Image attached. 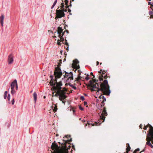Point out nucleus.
Here are the masks:
<instances>
[{"mask_svg":"<svg viewBox=\"0 0 153 153\" xmlns=\"http://www.w3.org/2000/svg\"><path fill=\"white\" fill-rule=\"evenodd\" d=\"M62 75V73L60 68L58 67L56 68L54 72V75L55 76V79H53V76L51 75L50 76V84L52 86V90L56 93L55 95L56 97L59 96V99L62 101L65 99L67 97L66 95V92L67 90L65 88H63L62 90L61 86L62 85V82H57V78H59Z\"/></svg>","mask_w":153,"mask_h":153,"instance_id":"1","label":"nucleus"},{"mask_svg":"<svg viewBox=\"0 0 153 153\" xmlns=\"http://www.w3.org/2000/svg\"><path fill=\"white\" fill-rule=\"evenodd\" d=\"M108 84V81L106 79L104 80L102 83L101 82L100 84V88H98V91H102L103 95H109L111 91L109 89V86Z\"/></svg>","mask_w":153,"mask_h":153,"instance_id":"2","label":"nucleus"},{"mask_svg":"<svg viewBox=\"0 0 153 153\" xmlns=\"http://www.w3.org/2000/svg\"><path fill=\"white\" fill-rule=\"evenodd\" d=\"M103 110L102 111V112L100 114H99L100 116V118L98 121L95 123H91L92 126H94L96 125H98L97 124L99 123L100 125L104 121L105 118V116H107V113L105 107H104Z\"/></svg>","mask_w":153,"mask_h":153,"instance_id":"3","label":"nucleus"},{"mask_svg":"<svg viewBox=\"0 0 153 153\" xmlns=\"http://www.w3.org/2000/svg\"><path fill=\"white\" fill-rule=\"evenodd\" d=\"M73 79V77L72 73L71 72L68 73L65 72V74L64 76V78L62 79V80L69 82Z\"/></svg>","mask_w":153,"mask_h":153,"instance_id":"4","label":"nucleus"},{"mask_svg":"<svg viewBox=\"0 0 153 153\" xmlns=\"http://www.w3.org/2000/svg\"><path fill=\"white\" fill-rule=\"evenodd\" d=\"M16 87V89L17 90L18 89V85L16 79H15L12 83L11 84V94L13 95L16 93V91L14 89L15 87Z\"/></svg>","mask_w":153,"mask_h":153,"instance_id":"5","label":"nucleus"},{"mask_svg":"<svg viewBox=\"0 0 153 153\" xmlns=\"http://www.w3.org/2000/svg\"><path fill=\"white\" fill-rule=\"evenodd\" d=\"M56 11V16L55 17V19L60 18L65 16V14L62 10L57 9Z\"/></svg>","mask_w":153,"mask_h":153,"instance_id":"6","label":"nucleus"},{"mask_svg":"<svg viewBox=\"0 0 153 153\" xmlns=\"http://www.w3.org/2000/svg\"><path fill=\"white\" fill-rule=\"evenodd\" d=\"M62 31L63 29L62 27H58L57 33L58 35V36L60 38H63V37H62L65 35V32L64 31L63 33H62Z\"/></svg>","mask_w":153,"mask_h":153,"instance_id":"7","label":"nucleus"},{"mask_svg":"<svg viewBox=\"0 0 153 153\" xmlns=\"http://www.w3.org/2000/svg\"><path fill=\"white\" fill-rule=\"evenodd\" d=\"M99 86H100V84H99L97 83H96V84L94 85V84L92 86H91L90 87L92 88L91 89V90L92 91H97V92H99V91H98V88H99Z\"/></svg>","mask_w":153,"mask_h":153,"instance_id":"8","label":"nucleus"},{"mask_svg":"<svg viewBox=\"0 0 153 153\" xmlns=\"http://www.w3.org/2000/svg\"><path fill=\"white\" fill-rule=\"evenodd\" d=\"M7 61L9 64H12L13 61V56L12 54H10L8 56Z\"/></svg>","mask_w":153,"mask_h":153,"instance_id":"9","label":"nucleus"},{"mask_svg":"<svg viewBox=\"0 0 153 153\" xmlns=\"http://www.w3.org/2000/svg\"><path fill=\"white\" fill-rule=\"evenodd\" d=\"M106 72L104 70L102 71V75L101 76H99V79L100 81H102L103 80V77H104V78H106L107 77V75H105L104 76L103 75Z\"/></svg>","mask_w":153,"mask_h":153,"instance_id":"10","label":"nucleus"},{"mask_svg":"<svg viewBox=\"0 0 153 153\" xmlns=\"http://www.w3.org/2000/svg\"><path fill=\"white\" fill-rule=\"evenodd\" d=\"M4 16L3 14H1V15L0 17V22L1 25V26L3 27V26L4 24Z\"/></svg>","mask_w":153,"mask_h":153,"instance_id":"11","label":"nucleus"},{"mask_svg":"<svg viewBox=\"0 0 153 153\" xmlns=\"http://www.w3.org/2000/svg\"><path fill=\"white\" fill-rule=\"evenodd\" d=\"M96 81V80L94 79H93L92 80H90L89 82V86L91 87V86H92L94 84V83Z\"/></svg>","mask_w":153,"mask_h":153,"instance_id":"12","label":"nucleus"},{"mask_svg":"<svg viewBox=\"0 0 153 153\" xmlns=\"http://www.w3.org/2000/svg\"><path fill=\"white\" fill-rule=\"evenodd\" d=\"M65 1H64V2H65V4L66 5V8H68L69 7V5H68V0H64ZM62 1L63 2V0H62ZM71 1H70V6H71Z\"/></svg>","mask_w":153,"mask_h":153,"instance_id":"13","label":"nucleus"},{"mask_svg":"<svg viewBox=\"0 0 153 153\" xmlns=\"http://www.w3.org/2000/svg\"><path fill=\"white\" fill-rule=\"evenodd\" d=\"M146 140H147V141L146 143V144L148 145L149 146H150L151 144V143L150 142V141H151L152 144H153V140H150L149 139H148L147 136V138Z\"/></svg>","mask_w":153,"mask_h":153,"instance_id":"14","label":"nucleus"},{"mask_svg":"<svg viewBox=\"0 0 153 153\" xmlns=\"http://www.w3.org/2000/svg\"><path fill=\"white\" fill-rule=\"evenodd\" d=\"M33 96L34 97V101L35 103L36 102V100H37V95L36 92H35L33 94Z\"/></svg>","mask_w":153,"mask_h":153,"instance_id":"15","label":"nucleus"},{"mask_svg":"<svg viewBox=\"0 0 153 153\" xmlns=\"http://www.w3.org/2000/svg\"><path fill=\"white\" fill-rule=\"evenodd\" d=\"M64 39H60V40L58 39L57 40V45H60L61 43V42L63 41Z\"/></svg>","mask_w":153,"mask_h":153,"instance_id":"16","label":"nucleus"},{"mask_svg":"<svg viewBox=\"0 0 153 153\" xmlns=\"http://www.w3.org/2000/svg\"><path fill=\"white\" fill-rule=\"evenodd\" d=\"M127 147L126 148V152L125 153H128L130 149V147L129 144L128 143L127 144Z\"/></svg>","mask_w":153,"mask_h":153,"instance_id":"17","label":"nucleus"},{"mask_svg":"<svg viewBox=\"0 0 153 153\" xmlns=\"http://www.w3.org/2000/svg\"><path fill=\"white\" fill-rule=\"evenodd\" d=\"M99 98L101 99H102V101H103L104 102L106 101V98L104 97V96L102 95H101L99 97Z\"/></svg>","mask_w":153,"mask_h":153,"instance_id":"18","label":"nucleus"},{"mask_svg":"<svg viewBox=\"0 0 153 153\" xmlns=\"http://www.w3.org/2000/svg\"><path fill=\"white\" fill-rule=\"evenodd\" d=\"M72 88L76 90V87L74 86L72 84H68Z\"/></svg>","mask_w":153,"mask_h":153,"instance_id":"19","label":"nucleus"},{"mask_svg":"<svg viewBox=\"0 0 153 153\" xmlns=\"http://www.w3.org/2000/svg\"><path fill=\"white\" fill-rule=\"evenodd\" d=\"M7 91H5L4 92V99H6L7 97Z\"/></svg>","mask_w":153,"mask_h":153,"instance_id":"20","label":"nucleus"},{"mask_svg":"<svg viewBox=\"0 0 153 153\" xmlns=\"http://www.w3.org/2000/svg\"><path fill=\"white\" fill-rule=\"evenodd\" d=\"M80 74H79V75H78V76L77 77V81H79L81 79V77L80 76Z\"/></svg>","mask_w":153,"mask_h":153,"instance_id":"21","label":"nucleus"},{"mask_svg":"<svg viewBox=\"0 0 153 153\" xmlns=\"http://www.w3.org/2000/svg\"><path fill=\"white\" fill-rule=\"evenodd\" d=\"M149 14L152 17V16L153 15V12L152 11H150L149 12Z\"/></svg>","mask_w":153,"mask_h":153,"instance_id":"22","label":"nucleus"},{"mask_svg":"<svg viewBox=\"0 0 153 153\" xmlns=\"http://www.w3.org/2000/svg\"><path fill=\"white\" fill-rule=\"evenodd\" d=\"M64 4L63 3H61V9H62L64 8Z\"/></svg>","mask_w":153,"mask_h":153,"instance_id":"23","label":"nucleus"},{"mask_svg":"<svg viewBox=\"0 0 153 153\" xmlns=\"http://www.w3.org/2000/svg\"><path fill=\"white\" fill-rule=\"evenodd\" d=\"M73 62L76 64H78L79 63V62L77 60H75L73 61Z\"/></svg>","mask_w":153,"mask_h":153,"instance_id":"24","label":"nucleus"},{"mask_svg":"<svg viewBox=\"0 0 153 153\" xmlns=\"http://www.w3.org/2000/svg\"><path fill=\"white\" fill-rule=\"evenodd\" d=\"M80 99L82 100V101H84L85 100V99L84 98V97L83 96H81L80 97Z\"/></svg>","mask_w":153,"mask_h":153,"instance_id":"25","label":"nucleus"},{"mask_svg":"<svg viewBox=\"0 0 153 153\" xmlns=\"http://www.w3.org/2000/svg\"><path fill=\"white\" fill-rule=\"evenodd\" d=\"M79 108L80 110L83 111L84 110L83 108H82L80 105H79Z\"/></svg>","mask_w":153,"mask_h":153,"instance_id":"26","label":"nucleus"},{"mask_svg":"<svg viewBox=\"0 0 153 153\" xmlns=\"http://www.w3.org/2000/svg\"><path fill=\"white\" fill-rule=\"evenodd\" d=\"M65 41H66V45H67V50H68V43L67 42V40H66V39H65Z\"/></svg>","mask_w":153,"mask_h":153,"instance_id":"27","label":"nucleus"},{"mask_svg":"<svg viewBox=\"0 0 153 153\" xmlns=\"http://www.w3.org/2000/svg\"><path fill=\"white\" fill-rule=\"evenodd\" d=\"M7 99L8 101H10V94H8L7 96Z\"/></svg>","mask_w":153,"mask_h":153,"instance_id":"28","label":"nucleus"},{"mask_svg":"<svg viewBox=\"0 0 153 153\" xmlns=\"http://www.w3.org/2000/svg\"><path fill=\"white\" fill-rule=\"evenodd\" d=\"M11 102H12V105H13L14 104V102H15V100H14V99H13L12 101H11Z\"/></svg>","mask_w":153,"mask_h":153,"instance_id":"29","label":"nucleus"},{"mask_svg":"<svg viewBox=\"0 0 153 153\" xmlns=\"http://www.w3.org/2000/svg\"><path fill=\"white\" fill-rule=\"evenodd\" d=\"M54 110V111H56L57 110V107L56 106H55L54 107V109H53Z\"/></svg>","mask_w":153,"mask_h":153,"instance_id":"30","label":"nucleus"},{"mask_svg":"<svg viewBox=\"0 0 153 153\" xmlns=\"http://www.w3.org/2000/svg\"><path fill=\"white\" fill-rule=\"evenodd\" d=\"M104 103L103 101H102L101 103V106L102 107V106H104Z\"/></svg>","mask_w":153,"mask_h":153,"instance_id":"31","label":"nucleus"},{"mask_svg":"<svg viewBox=\"0 0 153 153\" xmlns=\"http://www.w3.org/2000/svg\"><path fill=\"white\" fill-rule=\"evenodd\" d=\"M85 79L87 80H88L89 79V78L88 77V75H87V76L86 77H85Z\"/></svg>","mask_w":153,"mask_h":153,"instance_id":"32","label":"nucleus"},{"mask_svg":"<svg viewBox=\"0 0 153 153\" xmlns=\"http://www.w3.org/2000/svg\"><path fill=\"white\" fill-rule=\"evenodd\" d=\"M61 10H62L63 11V12H64H64H67V9H65L64 8L62 9Z\"/></svg>","mask_w":153,"mask_h":153,"instance_id":"33","label":"nucleus"},{"mask_svg":"<svg viewBox=\"0 0 153 153\" xmlns=\"http://www.w3.org/2000/svg\"><path fill=\"white\" fill-rule=\"evenodd\" d=\"M87 102H86L84 101V105H87Z\"/></svg>","mask_w":153,"mask_h":153,"instance_id":"34","label":"nucleus"},{"mask_svg":"<svg viewBox=\"0 0 153 153\" xmlns=\"http://www.w3.org/2000/svg\"><path fill=\"white\" fill-rule=\"evenodd\" d=\"M57 2V0H56L54 2L53 4H54V5H55L56 4V3Z\"/></svg>","mask_w":153,"mask_h":153,"instance_id":"35","label":"nucleus"},{"mask_svg":"<svg viewBox=\"0 0 153 153\" xmlns=\"http://www.w3.org/2000/svg\"><path fill=\"white\" fill-rule=\"evenodd\" d=\"M90 74H91V75L93 76V78H94V75L93 74L92 72H91L90 73Z\"/></svg>","mask_w":153,"mask_h":153,"instance_id":"36","label":"nucleus"},{"mask_svg":"<svg viewBox=\"0 0 153 153\" xmlns=\"http://www.w3.org/2000/svg\"><path fill=\"white\" fill-rule=\"evenodd\" d=\"M65 137L67 138H68L69 137H70V135H67L65 136Z\"/></svg>","mask_w":153,"mask_h":153,"instance_id":"37","label":"nucleus"},{"mask_svg":"<svg viewBox=\"0 0 153 153\" xmlns=\"http://www.w3.org/2000/svg\"><path fill=\"white\" fill-rule=\"evenodd\" d=\"M147 127L148 126H145L144 128L145 130H146Z\"/></svg>","mask_w":153,"mask_h":153,"instance_id":"38","label":"nucleus"},{"mask_svg":"<svg viewBox=\"0 0 153 153\" xmlns=\"http://www.w3.org/2000/svg\"><path fill=\"white\" fill-rule=\"evenodd\" d=\"M65 99H64V100H62L61 101H62V102L65 105V101L64 100Z\"/></svg>","mask_w":153,"mask_h":153,"instance_id":"39","label":"nucleus"},{"mask_svg":"<svg viewBox=\"0 0 153 153\" xmlns=\"http://www.w3.org/2000/svg\"><path fill=\"white\" fill-rule=\"evenodd\" d=\"M153 7V2L152 3V5H151V6L150 8L151 9H152V8Z\"/></svg>","mask_w":153,"mask_h":153,"instance_id":"40","label":"nucleus"},{"mask_svg":"<svg viewBox=\"0 0 153 153\" xmlns=\"http://www.w3.org/2000/svg\"><path fill=\"white\" fill-rule=\"evenodd\" d=\"M102 71H103L102 70V69L100 70V71L99 72V74L101 73L102 72Z\"/></svg>","mask_w":153,"mask_h":153,"instance_id":"41","label":"nucleus"},{"mask_svg":"<svg viewBox=\"0 0 153 153\" xmlns=\"http://www.w3.org/2000/svg\"><path fill=\"white\" fill-rule=\"evenodd\" d=\"M148 4L149 5H150L151 6L152 5V4L151 3V2H148Z\"/></svg>","mask_w":153,"mask_h":153,"instance_id":"42","label":"nucleus"},{"mask_svg":"<svg viewBox=\"0 0 153 153\" xmlns=\"http://www.w3.org/2000/svg\"><path fill=\"white\" fill-rule=\"evenodd\" d=\"M88 124L89 125H89H90L91 124V123H90L89 122H88Z\"/></svg>","mask_w":153,"mask_h":153,"instance_id":"43","label":"nucleus"},{"mask_svg":"<svg viewBox=\"0 0 153 153\" xmlns=\"http://www.w3.org/2000/svg\"><path fill=\"white\" fill-rule=\"evenodd\" d=\"M142 125L141 124H140L139 126L140 128L141 129H142Z\"/></svg>","mask_w":153,"mask_h":153,"instance_id":"44","label":"nucleus"},{"mask_svg":"<svg viewBox=\"0 0 153 153\" xmlns=\"http://www.w3.org/2000/svg\"><path fill=\"white\" fill-rule=\"evenodd\" d=\"M55 5H54V4H53V5L51 7V9H52L53 8V7L55 6Z\"/></svg>","mask_w":153,"mask_h":153,"instance_id":"45","label":"nucleus"},{"mask_svg":"<svg viewBox=\"0 0 153 153\" xmlns=\"http://www.w3.org/2000/svg\"><path fill=\"white\" fill-rule=\"evenodd\" d=\"M68 12H70L71 11V10L70 9H68Z\"/></svg>","mask_w":153,"mask_h":153,"instance_id":"46","label":"nucleus"},{"mask_svg":"<svg viewBox=\"0 0 153 153\" xmlns=\"http://www.w3.org/2000/svg\"><path fill=\"white\" fill-rule=\"evenodd\" d=\"M99 62H98V61H97V65H99Z\"/></svg>","mask_w":153,"mask_h":153,"instance_id":"47","label":"nucleus"},{"mask_svg":"<svg viewBox=\"0 0 153 153\" xmlns=\"http://www.w3.org/2000/svg\"><path fill=\"white\" fill-rule=\"evenodd\" d=\"M150 146L152 148H153V146L152 144Z\"/></svg>","mask_w":153,"mask_h":153,"instance_id":"48","label":"nucleus"},{"mask_svg":"<svg viewBox=\"0 0 153 153\" xmlns=\"http://www.w3.org/2000/svg\"><path fill=\"white\" fill-rule=\"evenodd\" d=\"M82 121L83 122H85V121L84 120H82Z\"/></svg>","mask_w":153,"mask_h":153,"instance_id":"49","label":"nucleus"},{"mask_svg":"<svg viewBox=\"0 0 153 153\" xmlns=\"http://www.w3.org/2000/svg\"><path fill=\"white\" fill-rule=\"evenodd\" d=\"M65 31H66V33L67 34L68 33V31L66 30H65Z\"/></svg>","mask_w":153,"mask_h":153,"instance_id":"50","label":"nucleus"},{"mask_svg":"<svg viewBox=\"0 0 153 153\" xmlns=\"http://www.w3.org/2000/svg\"><path fill=\"white\" fill-rule=\"evenodd\" d=\"M150 18H153V15L152 16V17L151 16L150 17Z\"/></svg>","mask_w":153,"mask_h":153,"instance_id":"51","label":"nucleus"},{"mask_svg":"<svg viewBox=\"0 0 153 153\" xmlns=\"http://www.w3.org/2000/svg\"><path fill=\"white\" fill-rule=\"evenodd\" d=\"M68 85V84L67 83H66V84H65V86H66Z\"/></svg>","mask_w":153,"mask_h":153,"instance_id":"52","label":"nucleus"},{"mask_svg":"<svg viewBox=\"0 0 153 153\" xmlns=\"http://www.w3.org/2000/svg\"><path fill=\"white\" fill-rule=\"evenodd\" d=\"M75 110H73V112H74H74H75Z\"/></svg>","mask_w":153,"mask_h":153,"instance_id":"53","label":"nucleus"},{"mask_svg":"<svg viewBox=\"0 0 153 153\" xmlns=\"http://www.w3.org/2000/svg\"><path fill=\"white\" fill-rule=\"evenodd\" d=\"M79 120H81V118H79Z\"/></svg>","mask_w":153,"mask_h":153,"instance_id":"54","label":"nucleus"},{"mask_svg":"<svg viewBox=\"0 0 153 153\" xmlns=\"http://www.w3.org/2000/svg\"><path fill=\"white\" fill-rule=\"evenodd\" d=\"M87 126V124H86V125L85 126V127L86 128V126Z\"/></svg>","mask_w":153,"mask_h":153,"instance_id":"55","label":"nucleus"},{"mask_svg":"<svg viewBox=\"0 0 153 153\" xmlns=\"http://www.w3.org/2000/svg\"><path fill=\"white\" fill-rule=\"evenodd\" d=\"M45 98V97L44 96V98Z\"/></svg>","mask_w":153,"mask_h":153,"instance_id":"56","label":"nucleus"},{"mask_svg":"<svg viewBox=\"0 0 153 153\" xmlns=\"http://www.w3.org/2000/svg\"><path fill=\"white\" fill-rule=\"evenodd\" d=\"M152 11L153 12V8H152Z\"/></svg>","mask_w":153,"mask_h":153,"instance_id":"57","label":"nucleus"},{"mask_svg":"<svg viewBox=\"0 0 153 153\" xmlns=\"http://www.w3.org/2000/svg\"><path fill=\"white\" fill-rule=\"evenodd\" d=\"M64 37H65V38H66V37H65V36H64Z\"/></svg>","mask_w":153,"mask_h":153,"instance_id":"58","label":"nucleus"},{"mask_svg":"<svg viewBox=\"0 0 153 153\" xmlns=\"http://www.w3.org/2000/svg\"><path fill=\"white\" fill-rule=\"evenodd\" d=\"M59 143L60 144H61V143L60 142H59Z\"/></svg>","mask_w":153,"mask_h":153,"instance_id":"59","label":"nucleus"},{"mask_svg":"<svg viewBox=\"0 0 153 153\" xmlns=\"http://www.w3.org/2000/svg\"><path fill=\"white\" fill-rule=\"evenodd\" d=\"M62 61V60H60V61Z\"/></svg>","mask_w":153,"mask_h":153,"instance_id":"60","label":"nucleus"},{"mask_svg":"<svg viewBox=\"0 0 153 153\" xmlns=\"http://www.w3.org/2000/svg\"><path fill=\"white\" fill-rule=\"evenodd\" d=\"M72 1H74V0H72Z\"/></svg>","mask_w":153,"mask_h":153,"instance_id":"61","label":"nucleus"},{"mask_svg":"<svg viewBox=\"0 0 153 153\" xmlns=\"http://www.w3.org/2000/svg\"><path fill=\"white\" fill-rule=\"evenodd\" d=\"M101 64H102V63H100V64H101Z\"/></svg>","mask_w":153,"mask_h":153,"instance_id":"62","label":"nucleus"},{"mask_svg":"<svg viewBox=\"0 0 153 153\" xmlns=\"http://www.w3.org/2000/svg\"><path fill=\"white\" fill-rule=\"evenodd\" d=\"M54 37H56V36H54Z\"/></svg>","mask_w":153,"mask_h":153,"instance_id":"63","label":"nucleus"}]
</instances>
